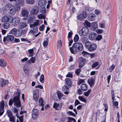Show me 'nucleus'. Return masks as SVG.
Here are the masks:
<instances>
[{
	"instance_id": "1",
	"label": "nucleus",
	"mask_w": 122,
	"mask_h": 122,
	"mask_svg": "<svg viewBox=\"0 0 122 122\" xmlns=\"http://www.w3.org/2000/svg\"><path fill=\"white\" fill-rule=\"evenodd\" d=\"M83 49L82 44L80 42H76L73 45L72 47L70 48V50L72 53H74V52H77L81 51Z\"/></svg>"
},
{
	"instance_id": "2",
	"label": "nucleus",
	"mask_w": 122,
	"mask_h": 122,
	"mask_svg": "<svg viewBox=\"0 0 122 122\" xmlns=\"http://www.w3.org/2000/svg\"><path fill=\"white\" fill-rule=\"evenodd\" d=\"M20 95V94L18 93V96L15 97L13 99H10L9 101V105L10 106H11L13 104V102H14V105L17 107H20L21 106L20 102V100L19 97Z\"/></svg>"
},
{
	"instance_id": "3",
	"label": "nucleus",
	"mask_w": 122,
	"mask_h": 122,
	"mask_svg": "<svg viewBox=\"0 0 122 122\" xmlns=\"http://www.w3.org/2000/svg\"><path fill=\"white\" fill-rule=\"evenodd\" d=\"M85 46L86 48L90 51L95 50L97 47L96 44L89 41H86L85 43Z\"/></svg>"
},
{
	"instance_id": "4",
	"label": "nucleus",
	"mask_w": 122,
	"mask_h": 122,
	"mask_svg": "<svg viewBox=\"0 0 122 122\" xmlns=\"http://www.w3.org/2000/svg\"><path fill=\"white\" fill-rule=\"evenodd\" d=\"M10 34L14 35L16 37L20 36L22 32L19 30L14 28L12 29L9 32Z\"/></svg>"
},
{
	"instance_id": "5",
	"label": "nucleus",
	"mask_w": 122,
	"mask_h": 122,
	"mask_svg": "<svg viewBox=\"0 0 122 122\" xmlns=\"http://www.w3.org/2000/svg\"><path fill=\"white\" fill-rule=\"evenodd\" d=\"M14 36L13 35H8L6 37H4L3 41L4 43L6 44L8 41L12 42L14 39Z\"/></svg>"
},
{
	"instance_id": "6",
	"label": "nucleus",
	"mask_w": 122,
	"mask_h": 122,
	"mask_svg": "<svg viewBox=\"0 0 122 122\" xmlns=\"http://www.w3.org/2000/svg\"><path fill=\"white\" fill-rule=\"evenodd\" d=\"M39 112L38 110L35 108H34L32 111V119L36 120L39 117Z\"/></svg>"
},
{
	"instance_id": "7",
	"label": "nucleus",
	"mask_w": 122,
	"mask_h": 122,
	"mask_svg": "<svg viewBox=\"0 0 122 122\" xmlns=\"http://www.w3.org/2000/svg\"><path fill=\"white\" fill-rule=\"evenodd\" d=\"M39 11V9L37 6H34L30 12V14L32 15H36Z\"/></svg>"
},
{
	"instance_id": "8",
	"label": "nucleus",
	"mask_w": 122,
	"mask_h": 122,
	"mask_svg": "<svg viewBox=\"0 0 122 122\" xmlns=\"http://www.w3.org/2000/svg\"><path fill=\"white\" fill-rule=\"evenodd\" d=\"M33 97L35 101H37L39 99V93L38 89H36L33 92Z\"/></svg>"
},
{
	"instance_id": "9",
	"label": "nucleus",
	"mask_w": 122,
	"mask_h": 122,
	"mask_svg": "<svg viewBox=\"0 0 122 122\" xmlns=\"http://www.w3.org/2000/svg\"><path fill=\"white\" fill-rule=\"evenodd\" d=\"M12 19L11 22H12V25H17L20 22V18L17 17H15L14 18L12 17Z\"/></svg>"
},
{
	"instance_id": "10",
	"label": "nucleus",
	"mask_w": 122,
	"mask_h": 122,
	"mask_svg": "<svg viewBox=\"0 0 122 122\" xmlns=\"http://www.w3.org/2000/svg\"><path fill=\"white\" fill-rule=\"evenodd\" d=\"M4 101H2L0 103V116L2 115L4 112Z\"/></svg>"
},
{
	"instance_id": "11",
	"label": "nucleus",
	"mask_w": 122,
	"mask_h": 122,
	"mask_svg": "<svg viewBox=\"0 0 122 122\" xmlns=\"http://www.w3.org/2000/svg\"><path fill=\"white\" fill-rule=\"evenodd\" d=\"M12 19V17H10L9 18L7 16H5L2 18V20L3 22H11Z\"/></svg>"
},
{
	"instance_id": "12",
	"label": "nucleus",
	"mask_w": 122,
	"mask_h": 122,
	"mask_svg": "<svg viewBox=\"0 0 122 122\" xmlns=\"http://www.w3.org/2000/svg\"><path fill=\"white\" fill-rule=\"evenodd\" d=\"M61 103L57 104L56 102H55L53 105V107L56 110H59L62 107Z\"/></svg>"
},
{
	"instance_id": "13",
	"label": "nucleus",
	"mask_w": 122,
	"mask_h": 122,
	"mask_svg": "<svg viewBox=\"0 0 122 122\" xmlns=\"http://www.w3.org/2000/svg\"><path fill=\"white\" fill-rule=\"evenodd\" d=\"M29 12L27 10L25 9H23L21 12L22 16L23 17H27L29 14Z\"/></svg>"
},
{
	"instance_id": "14",
	"label": "nucleus",
	"mask_w": 122,
	"mask_h": 122,
	"mask_svg": "<svg viewBox=\"0 0 122 122\" xmlns=\"http://www.w3.org/2000/svg\"><path fill=\"white\" fill-rule=\"evenodd\" d=\"M88 82L90 85V87H92L93 86L94 84L95 79L93 78H91L88 80Z\"/></svg>"
},
{
	"instance_id": "15",
	"label": "nucleus",
	"mask_w": 122,
	"mask_h": 122,
	"mask_svg": "<svg viewBox=\"0 0 122 122\" xmlns=\"http://www.w3.org/2000/svg\"><path fill=\"white\" fill-rule=\"evenodd\" d=\"M97 34L94 33H92L90 34L89 38L91 40H94L96 39Z\"/></svg>"
},
{
	"instance_id": "16",
	"label": "nucleus",
	"mask_w": 122,
	"mask_h": 122,
	"mask_svg": "<svg viewBox=\"0 0 122 122\" xmlns=\"http://www.w3.org/2000/svg\"><path fill=\"white\" fill-rule=\"evenodd\" d=\"M89 20L90 21H93L95 19V14L93 13H91L88 16Z\"/></svg>"
},
{
	"instance_id": "17",
	"label": "nucleus",
	"mask_w": 122,
	"mask_h": 122,
	"mask_svg": "<svg viewBox=\"0 0 122 122\" xmlns=\"http://www.w3.org/2000/svg\"><path fill=\"white\" fill-rule=\"evenodd\" d=\"M46 0H40L38 2L39 5L40 7L45 6L46 3Z\"/></svg>"
},
{
	"instance_id": "18",
	"label": "nucleus",
	"mask_w": 122,
	"mask_h": 122,
	"mask_svg": "<svg viewBox=\"0 0 122 122\" xmlns=\"http://www.w3.org/2000/svg\"><path fill=\"white\" fill-rule=\"evenodd\" d=\"M7 81L3 79H1L0 80V86L3 87L6 84Z\"/></svg>"
},
{
	"instance_id": "19",
	"label": "nucleus",
	"mask_w": 122,
	"mask_h": 122,
	"mask_svg": "<svg viewBox=\"0 0 122 122\" xmlns=\"http://www.w3.org/2000/svg\"><path fill=\"white\" fill-rule=\"evenodd\" d=\"M91 25L92 27V29L93 30H95L98 28L97 24L96 22H93Z\"/></svg>"
},
{
	"instance_id": "20",
	"label": "nucleus",
	"mask_w": 122,
	"mask_h": 122,
	"mask_svg": "<svg viewBox=\"0 0 122 122\" xmlns=\"http://www.w3.org/2000/svg\"><path fill=\"white\" fill-rule=\"evenodd\" d=\"M80 61L79 63V67L80 68L82 67L84 65V64L86 60L84 58H81Z\"/></svg>"
},
{
	"instance_id": "21",
	"label": "nucleus",
	"mask_w": 122,
	"mask_h": 122,
	"mask_svg": "<svg viewBox=\"0 0 122 122\" xmlns=\"http://www.w3.org/2000/svg\"><path fill=\"white\" fill-rule=\"evenodd\" d=\"M27 25V22H20L19 24V27L20 28H23L26 27Z\"/></svg>"
},
{
	"instance_id": "22",
	"label": "nucleus",
	"mask_w": 122,
	"mask_h": 122,
	"mask_svg": "<svg viewBox=\"0 0 122 122\" xmlns=\"http://www.w3.org/2000/svg\"><path fill=\"white\" fill-rule=\"evenodd\" d=\"M65 81L67 85L69 87H71L72 86V83L70 79L66 78V79Z\"/></svg>"
},
{
	"instance_id": "23",
	"label": "nucleus",
	"mask_w": 122,
	"mask_h": 122,
	"mask_svg": "<svg viewBox=\"0 0 122 122\" xmlns=\"http://www.w3.org/2000/svg\"><path fill=\"white\" fill-rule=\"evenodd\" d=\"M16 2L17 4L19 5L20 6H23L24 5V0H17Z\"/></svg>"
},
{
	"instance_id": "24",
	"label": "nucleus",
	"mask_w": 122,
	"mask_h": 122,
	"mask_svg": "<svg viewBox=\"0 0 122 122\" xmlns=\"http://www.w3.org/2000/svg\"><path fill=\"white\" fill-rule=\"evenodd\" d=\"M6 64L3 60L0 59V66L2 67H5L6 66Z\"/></svg>"
},
{
	"instance_id": "25",
	"label": "nucleus",
	"mask_w": 122,
	"mask_h": 122,
	"mask_svg": "<svg viewBox=\"0 0 122 122\" xmlns=\"http://www.w3.org/2000/svg\"><path fill=\"white\" fill-rule=\"evenodd\" d=\"M81 88L83 91H85L87 89V86L86 84H83L81 86Z\"/></svg>"
},
{
	"instance_id": "26",
	"label": "nucleus",
	"mask_w": 122,
	"mask_h": 122,
	"mask_svg": "<svg viewBox=\"0 0 122 122\" xmlns=\"http://www.w3.org/2000/svg\"><path fill=\"white\" fill-rule=\"evenodd\" d=\"M16 10L15 8L13 6H12V8H11L10 10V13L12 15L14 14L16 12Z\"/></svg>"
},
{
	"instance_id": "27",
	"label": "nucleus",
	"mask_w": 122,
	"mask_h": 122,
	"mask_svg": "<svg viewBox=\"0 0 122 122\" xmlns=\"http://www.w3.org/2000/svg\"><path fill=\"white\" fill-rule=\"evenodd\" d=\"M48 38H47L46 40L43 41V46L44 48H46L48 44Z\"/></svg>"
},
{
	"instance_id": "28",
	"label": "nucleus",
	"mask_w": 122,
	"mask_h": 122,
	"mask_svg": "<svg viewBox=\"0 0 122 122\" xmlns=\"http://www.w3.org/2000/svg\"><path fill=\"white\" fill-rule=\"evenodd\" d=\"M45 6L43 7L40 10L41 12L44 14H45L46 12V10Z\"/></svg>"
},
{
	"instance_id": "29",
	"label": "nucleus",
	"mask_w": 122,
	"mask_h": 122,
	"mask_svg": "<svg viewBox=\"0 0 122 122\" xmlns=\"http://www.w3.org/2000/svg\"><path fill=\"white\" fill-rule=\"evenodd\" d=\"M36 26H37L32 24L30 25V27L33 29V31L34 32H36L37 31V27Z\"/></svg>"
},
{
	"instance_id": "30",
	"label": "nucleus",
	"mask_w": 122,
	"mask_h": 122,
	"mask_svg": "<svg viewBox=\"0 0 122 122\" xmlns=\"http://www.w3.org/2000/svg\"><path fill=\"white\" fill-rule=\"evenodd\" d=\"M77 18L79 20L82 21L84 20V18L81 14L78 15L77 17Z\"/></svg>"
},
{
	"instance_id": "31",
	"label": "nucleus",
	"mask_w": 122,
	"mask_h": 122,
	"mask_svg": "<svg viewBox=\"0 0 122 122\" xmlns=\"http://www.w3.org/2000/svg\"><path fill=\"white\" fill-rule=\"evenodd\" d=\"M25 2L29 4L32 5L35 2L34 0H26Z\"/></svg>"
},
{
	"instance_id": "32",
	"label": "nucleus",
	"mask_w": 122,
	"mask_h": 122,
	"mask_svg": "<svg viewBox=\"0 0 122 122\" xmlns=\"http://www.w3.org/2000/svg\"><path fill=\"white\" fill-rule=\"evenodd\" d=\"M39 101L40 105L42 107L44 106V103L43 100L42 98H40L39 99Z\"/></svg>"
},
{
	"instance_id": "33",
	"label": "nucleus",
	"mask_w": 122,
	"mask_h": 122,
	"mask_svg": "<svg viewBox=\"0 0 122 122\" xmlns=\"http://www.w3.org/2000/svg\"><path fill=\"white\" fill-rule=\"evenodd\" d=\"M3 26L4 28L7 29L10 26V25L8 23H5L3 24Z\"/></svg>"
},
{
	"instance_id": "34",
	"label": "nucleus",
	"mask_w": 122,
	"mask_h": 122,
	"mask_svg": "<svg viewBox=\"0 0 122 122\" xmlns=\"http://www.w3.org/2000/svg\"><path fill=\"white\" fill-rule=\"evenodd\" d=\"M24 70L26 74H27L28 71V67L27 65H25L23 67Z\"/></svg>"
},
{
	"instance_id": "35",
	"label": "nucleus",
	"mask_w": 122,
	"mask_h": 122,
	"mask_svg": "<svg viewBox=\"0 0 122 122\" xmlns=\"http://www.w3.org/2000/svg\"><path fill=\"white\" fill-rule=\"evenodd\" d=\"M40 82L42 83H44V75L42 74L41 75L40 77Z\"/></svg>"
},
{
	"instance_id": "36",
	"label": "nucleus",
	"mask_w": 122,
	"mask_h": 122,
	"mask_svg": "<svg viewBox=\"0 0 122 122\" xmlns=\"http://www.w3.org/2000/svg\"><path fill=\"white\" fill-rule=\"evenodd\" d=\"M91 90L90 89L87 92H85L84 93V95L85 96L88 97L89 95L91 93Z\"/></svg>"
},
{
	"instance_id": "37",
	"label": "nucleus",
	"mask_w": 122,
	"mask_h": 122,
	"mask_svg": "<svg viewBox=\"0 0 122 122\" xmlns=\"http://www.w3.org/2000/svg\"><path fill=\"white\" fill-rule=\"evenodd\" d=\"M82 30L83 31L84 33L85 34V35H86L88 32V29L86 27L83 28Z\"/></svg>"
},
{
	"instance_id": "38",
	"label": "nucleus",
	"mask_w": 122,
	"mask_h": 122,
	"mask_svg": "<svg viewBox=\"0 0 122 122\" xmlns=\"http://www.w3.org/2000/svg\"><path fill=\"white\" fill-rule=\"evenodd\" d=\"M57 95L58 98L59 100H61L63 95L60 92L58 91L57 92Z\"/></svg>"
},
{
	"instance_id": "39",
	"label": "nucleus",
	"mask_w": 122,
	"mask_h": 122,
	"mask_svg": "<svg viewBox=\"0 0 122 122\" xmlns=\"http://www.w3.org/2000/svg\"><path fill=\"white\" fill-rule=\"evenodd\" d=\"M7 113L9 117L12 116V113L9 110H7Z\"/></svg>"
},
{
	"instance_id": "40",
	"label": "nucleus",
	"mask_w": 122,
	"mask_h": 122,
	"mask_svg": "<svg viewBox=\"0 0 122 122\" xmlns=\"http://www.w3.org/2000/svg\"><path fill=\"white\" fill-rule=\"evenodd\" d=\"M13 5H12L11 4H8L6 5L5 6L6 9H9L10 8H11L12 7Z\"/></svg>"
},
{
	"instance_id": "41",
	"label": "nucleus",
	"mask_w": 122,
	"mask_h": 122,
	"mask_svg": "<svg viewBox=\"0 0 122 122\" xmlns=\"http://www.w3.org/2000/svg\"><path fill=\"white\" fill-rule=\"evenodd\" d=\"M78 98L79 99L81 100V101L85 103L86 102V100L84 98L82 97L79 96L78 97Z\"/></svg>"
},
{
	"instance_id": "42",
	"label": "nucleus",
	"mask_w": 122,
	"mask_h": 122,
	"mask_svg": "<svg viewBox=\"0 0 122 122\" xmlns=\"http://www.w3.org/2000/svg\"><path fill=\"white\" fill-rule=\"evenodd\" d=\"M39 20H35L32 25L36 26H38L39 24Z\"/></svg>"
},
{
	"instance_id": "43",
	"label": "nucleus",
	"mask_w": 122,
	"mask_h": 122,
	"mask_svg": "<svg viewBox=\"0 0 122 122\" xmlns=\"http://www.w3.org/2000/svg\"><path fill=\"white\" fill-rule=\"evenodd\" d=\"M79 39V37L78 35L77 34L76 35L74 38V41L75 42L77 41Z\"/></svg>"
},
{
	"instance_id": "44",
	"label": "nucleus",
	"mask_w": 122,
	"mask_h": 122,
	"mask_svg": "<svg viewBox=\"0 0 122 122\" xmlns=\"http://www.w3.org/2000/svg\"><path fill=\"white\" fill-rule=\"evenodd\" d=\"M9 121L12 122H15V118L13 116L9 117Z\"/></svg>"
},
{
	"instance_id": "45",
	"label": "nucleus",
	"mask_w": 122,
	"mask_h": 122,
	"mask_svg": "<svg viewBox=\"0 0 122 122\" xmlns=\"http://www.w3.org/2000/svg\"><path fill=\"white\" fill-rule=\"evenodd\" d=\"M84 25L86 26L90 27L91 25V24L87 20H86L84 23Z\"/></svg>"
},
{
	"instance_id": "46",
	"label": "nucleus",
	"mask_w": 122,
	"mask_h": 122,
	"mask_svg": "<svg viewBox=\"0 0 122 122\" xmlns=\"http://www.w3.org/2000/svg\"><path fill=\"white\" fill-rule=\"evenodd\" d=\"M99 64L97 62H94L92 65V67L93 68H95Z\"/></svg>"
},
{
	"instance_id": "47",
	"label": "nucleus",
	"mask_w": 122,
	"mask_h": 122,
	"mask_svg": "<svg viewBox=\"0 0 122 122\" xmlns=\"http://www.w3.org/2000/svg\"><path fill=\"white\" fill-rule=\"evenodd\" d=\"M102 36L101 35H99L96 37V40L100 41L102 39Z\"/></svg>"
},
{
	"instance_id": "48",
	"label": "nucleus",
	"mask_w": 122,
	"mask_h": 122,
	"mask_svg": "<svg viewBox=\"0 0 122 122\" xmlns=\"http://www.w3.org/2000/svg\"><path fill=\"white\" fill-rule=\"evenodd\" d=\"M79 33L80 35L81 36H83L85 35V34L84 33V32L82 30H80L79 31Z\"/></svg>"
},
{
	"instance_id": "49",
	"label": "nucleus",
	"mask_w": 122,
	"mask_h": 122,
	"mask_svg": "<svg viewBox=\"0 0 122 122\" xmlns=\"http://www.w3.org/2000/svg\"><path fill=\"white\" fill-rule=\"evenodd\" d=\"M38 17L39 19H41L43 18L45 19V17L44 15H43L41 14H40L38 16Z\"/></svg>"
},
{
	"instance_id": "50",
	"label": "nucleus",
	"mask_w": 122,
	"mask_h": 122,
	"mask_svg": "<svg viewBox=\"0 0 122 122\" xmlns=\"http://www.w3.org/2000/svg\"><path fill=\"white\" fill-rule=\"evenodd\" d=\"M69 89V87L66 86H63L62 88V90L63 91H65Z\"/></svg>"
},
{
	"instance_id": "51",
	"label": "nucleus",
	"mask_w": 122,
	"mask_h": 122,
	"mask_svg": "<svg viewBox=\"0 0 122 122\" xmlns=\"http://www.w3.org/2000/svg\"><path fill=\"white\" fill-rule=\"evenodd\" d=\"M82 16L84 18H85L87 17V13L85 11H84L82 12Z\"/></svg>"
},
{
	"instance_id": "52",
	"label": "nucleus",
	"mask_w": 122,
	"mask_h": 122,
	"mask_svg": "<svg viewBox=\"0 0 122 122\" xmlns=\"http://www.w3.org/2000/svg\"><path fill=\"white\" fill-rule=\"evenodd\" d=\"M81 71V69L79 68L77 69L75 71L76 74L77 75H78L80 74Z\"/></svg>"
},
{
	"instance_id": "53",
	"label": "nucleus",
	"mask_w": 122,
	"mask_h": 122,
	"mask_svg": "<svg viewBox=\"0 0 122 122\" xmlns=\"http://www.w3.org/2000/svg\"><path fill=\"white\" fill-rule=\"evenodd\" d=\"M45 27V25H42L39 28V30L41 31H42L43 30Z\"/></svg>"
},
{
	"instance_id": "54",
	"label": "nucleus",
	"mask_w": 122,
	"mask_h": 122,
	"mask_svg": "<svg viewBox=\"0 0 122 122\" xmlns=\"http://www.w3.org/2000/svg\"><path fill=\"white\" fill-rule=\"evenodd\" d=\"M62 43L61 40H59L58 42L57 46L60 48L61 46Z\"/></svg>"
},
{
	"instance_id": "55",
	"label": "nucleus",
	"mask_w": 122,
	"mask_h": 122,
	"mask_svg": "<svg viewBox=\"0 0 122 122\" xmlns=\"http://www.w3.org/2000/svg\"><path fill=\"white\" fill-rule=\"evenodd\" d=\"M67 113L69 115H71L74 117H75L76 116L75 114L72 112L69 111Z\"/></svg>"
},
{
	"instance_id": "56",
	"label": "nucleus",
	"mask_w": 122,
	"mask_h": 122,
	"mask_svg": "<svg viewBox=\"0 0 122 122\" xmlns=\"http://www.w3.org/2000/svg\"><path fill=\"white\" fill-rule=\"evenodd\" d=\"M96 32L98 34H101L102 33L103 30L102 29H98L96 30Z\"/></svg>"
},
{
	"instance_id": "57",
	"label": "nucleus",
	"mask_w": 122,
	"mask_h": 122,
	"mask_svg": "<svg viewBox=\"0 0 122 122\" xmlns=\"http://www.w3.org/2000/svg\"><path fill=\"white\" fill-rule=\"evenodd\" d=\"M17 4L15 5V10H19L20 9V7L19 5H18Z\"/></svg>"
},
{
	"instance_id": "58",
	"label": "nucleus",
	"mask_w": 122,
	"mask_h": 122,
	"mask_svg": "<svg viewBox=\"0 0 122 122\" xmlns=\"http://www.w3.org/2000/svg\"><path fill=\"white\" fill-rule=\"evenodd\" d=\"M82 54L83 56H86L88 54L87 52L85 51H83L82 52Z\"/></svg>"
},
{
	"instance_id": "59",
	"label": "nucleus",
	"mask_w": 122,
	"mask_h": 122,
	"mask_svg": "<svg viewBox=\"0 0 122 122\" xmlns=\"http://www.w3.org/2000/svg\"><path fill=\"white\" fill-rule=\"evenodd\" d=\"M66 77L72 78L73 76L72 74L70 73H69L66 75Z\"/></svg>"
},
{
	"instance_id": "60",
	"label": "nucleus",
	"mask_w": 122,
	"mask_h": 122,
	"mask_svg": "<svg viewBox=\"0 0 122 122\" xmlns=\"http://www.w3.org/2000/svg\"><path fill=\"white\" fill-rule=\"evenodd\" d=\"M72 34H73V33L71 31L69 32V33L68 35V38H71L72 36Z\"/></svg>"
},
{
	"instance_id": "61",
	"label": "nucleus",
	"mask_w": 122,
	"mask_h": 122,
	"mask_svg": "<svg viewBox=\"0 0 122 122\" xmlns=\"http://www.w3.org/2000/svg\"><path fill=\"white\" fill-rule=\"evenodd\" d=\"M115 67V66L114 65H112L109 68V70L111 71H112L114 69Z\"/></svg>"
},
{
	"instance_id": "62",
	"label": "nucleus",
	"mask_w": 122,
	"mask_h": 122,
	"mask_svg": "<svg viewBox=\"0 0 122 122\" xmlns=\"http://www.w3.org/2000/svg\"><path fill=\"white\" fill-rule=\"evenodd\" d=\"M34 51V49H32L30 50H29L28 52L29 54L32 55V53H33Z\"/></svg>"
},
{
	"instance_id": "63",
	"label": "nucleus",
	"mask_w": 122,
	"mask_h": 122,
	"mask_svg": "<svg viewBox=\"0 0 122 122\" xmlns=\"http://www.w3.org/2000/svg\"><path fill=\"white\" fill-rule=\"evenodd\" d=\"M18 118L19 119L20 121V122H23V119L22 116L19 117Z\"/></svg>"
},
{
	"instance_id": "64",
	"label": "nucleus",
	"mask_w": 122,
	"mask_h": 122,
	"mask_svg": "<svg viewBox=\"0 0 122 122\" xmlns=\"http://www.w3.org/2000/svg\"><path fill=\"white\" fill-rule=\"evenodd\" d=\"M95 14L97 15H98L100 13V12L99 10H96L95 11Z\"/></svg>"
}]
</instances>
